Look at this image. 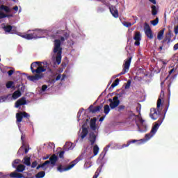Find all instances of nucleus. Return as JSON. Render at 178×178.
I'll list each match as a JSON object with an SVG mask.
<instances>
[{
    "mask_svg": "<svg viewBox=\"0 0 178 178\" xmlns=\"http://www.w3.org/2000/svg\"><path fill=\"white\" fill-rule=\"evenodd\" d=\"M130 86H131V81L128 80L125 85V90H129V88H130Z\"/></svg>",
    "mask_w": 178,
    "mask_h": 178,
    "instance_id": "obj_40",
    "label": "nucleus"
},
{
    "mask_svg": "<svg viewBox=\"0 0 178 178\" xmlns=\"http://www.w3.org/2000/svg\"><path fill=\"white\" fill-rule=\"evenodd\" d=\"M23 118H25V119H27L28 122H30V114L24 111L16 113L17 123H21L22 120H23Z\"/></svg>",
    "mask_w": 178,
    "mask_h": 178,
    "instance_id": "obj_10",
    "label": "nucleus"
},
{
    "mask_svg": "<svg viewBox=\"0 0 178 178\" xmlns=\"http://www.w3.org/2000/svg\"><path fill=\"white\" fill-rule=\"evenodd\" d=\"M174 33L175 34L178 33V25L177 26H175V28H174Z\"/></svg>",
    "mask_w": 178,
    "mask_h": 178,
    "instance_id": "obj_48",
    "label": "nucleus"
},
{
    "mask_svg": "<svg viewBox=\"0 0 178 178\" xmlns=\"http://www.w3.org/2000/svg\"><path fill=\"white\" fill-rule=\"evenodd\" d=\"M158 14V10H156V6H152V16H156Z\"/></svg>",
    "mask_w": 178,
    "mask_h": 178,
    "instance_id": "obj_32",
    "label": "nucleus"
},
{
    "mask_svg": "<svg viewBox=\"0 0 178 178\" xmlns=\"http://www.w3.org/2000/svg\"><path fill=\"white\" fill-rule=\"evenodd\" d=\"M163 97H165V92L163 90H161L160 97L157 100V108H161V105H162V99H163Z\"/></svg>",
    "mask_w": 178,
    "mask_h": 178,
    "instance_id": "obj_22",
    "label": "nucleus"
},
{
    "mask_svg": "<svg viewBox=\"0 0 178 178\" xmlns=\"http://www.w3.org/2000/svg\"><path fill=\"white\" fill-rule=\"evenodd\" d=\"M122 24L123 26H124V27H131V26H134V24H136V22H134L132 24L131 22H124Z\"/></svg>",
    "mask_w": 178,
    "mask_h": 178,
    "instance_id": "obj_35",
    "label": "nucleus"
},
{
    "mask_svg": "<svg viewBox=\"0 0 178 178\" xmlns=\"http://www.w3.org/2000/svg\"><path fill=\"white\" fill-rule=\"evenodd\" d=\"M47 72H49V73H53V72H52V69H51V68H49V67H48L47 68Z\"/></svg>",
    "mask_w": 178,
    "mask_h": 178,
    "instance_id": "obj_57",
    "label": "nucleus"
},
{
    "mask_svg": "<svg viewBox=\"0 0 178 178\" xmlns=\"http://www.w3.org/2000/svg\"><path fill=\"white\" fill-rule=\"evenodd\" d=\"M30 159H31L30 157H25L24 159V163L25 165H26V166H31V162H30Z\"/></svg>",
    "mask_w": 178,
    "mask_h": 178,
    "instance_id": "obj_33",
    "label": "nucleus"
},
{
    "mask_svg": "<svg viewBox=\"0 0 178 178\" xmlns=\"http://www.w3.org/2000/svg\"><path fill=\"white\" fill-rule=\"evenodd\" d=\"M109 10L113 17H115V19H118V17H119V11H118V9H116L115 6H109Z\"/></svg>",
    "mask_w": 178,
    "mask_h": 178,
    "instance_id": "obj_16",
    "label": "nucleus"
},
{
    "mask_svg": "<svg viewBox=\"0 0 178 178\" xmlns=\"http://www.w3.org/2000/svg\"><path fill=\"white\" fill-rule=\"evenodd\" d=\"M140 122L141 123V124H143L144 123V120L140 119Z\"/></svg>",
    "mask_w": 178,
    "mask_h": 178,
    "instance_id": "obj_62",
    "label": "nucleus"
},
{
    "mask_svg": "<svg viewBox=\"0 0 178 178\" xmlns=\"http://www.w3.org/2000/svg\"><path fill=\"white\" fill-rule=\"evenodd\" d=\"M15 169V173H22L24 172V170H26V165L23 164H19Z\"/></svg>",
    "mask_w": 178,
    "mask_h": 178,
    "instance_id": "obj_23",
    "label": "nucleus"
},
{
    "mask_svg": "<svg viewBox=\"0 0 178 178\" xmlns=\"http://www.w3.org/2000/svg\"><path fill=\"white\" fill-rule=\"evenodd\" d=\"M90 129L95 131L97 130V118H93L92 120H90Z\"/></svg>",
    "mask_w": 178,
    "mask_h": 178,
    "instance_id": "obj_24",
    "label": "nucleus"
},
{
    "mask_svg": "<svg viewBox=\"0 0 178 178\" xmlns=\"http://www.w3.org/2000/svg\"><path fill=\"white\" fill-rule=\"evenodd\" d=\"M153 5H156V0H149Z\"/></svg>",
    "mask_w": 178,
    "mask_h": 178,
    "instance_id": "obj_54",
    "label": "nucleus"
},
{
    "mask_svg": "<svg viewBox=\"0 0 178 178\" xmlns=\"http://www.w3.org/2000/svg\"><path fill=\"white\" fill-rule=\"evenodd\" d=\"M161 124H162L161 120H159L158 122H155V124L152 128L150 133L147 134L145 136L147 141H148V140H149V138H152V137H154V134H155L156 133V131H158V129H159V126H161Z\"/></svg>",
    "mask_w": 178,
    "mask_h": 178,
    "instance_id": "obj_6",
    "label": "nucleus"
},
{
    "mask_svg": "<svg viewBox=\"0 0 178 178\" xmlns=\"http://www.w3.org/2000/svg\"><path fill=\"white\" fill-rule=\"evenodd\" d=\"M47 88H48V86H47V85H42V86L41 91H42V92H44V91H47Z\"/></svg>",
    "mask_w": 178,
    "mask_h": 178,
    "instance_id": "obj_45",
    "label": "nucleus"
},
{
    "mask_svg": "<svg viewBox=\"0 0 178 178\" xmlns=\"http://www.w3.org/2000/svg\"><path fill=\"white\" fill-rule=\"evenodd\" d=\"M82 159H83V157L81 156H79L75 160L72 161L70 163V165L65 168H63L62 165H60L57 168V170H58V172H60V173H62V172H67V170H70V169H72V168H74V165H77V163H79V162H80V161H81Z\"/></svg>",
    "mask_w": 178,
    "mask_h": 178,
    "instance_id": "obj_3",
    "label": "nucleus"
},
{
    "mask_svg": "<svg viewBox=\"0 0 178 178\" xmlns=\"http://www.w3.org/2000/svg\"><path fill=\"white\" fill-rule=\"evenodd\" d=\"M8 99V97L1 96L0 97V102H5Z\"/></svg>",
    "mask_w": 178,
    "mask_h": 178,
    "instance_id": "obj_42",
    "label": "nucleus"
},
{
    "mask_svg": "<svg viewBox=\"0 0 178 178\" xmlns=\"http://www.w3.org/2000/svg\"><path fill=\"white\" fill-rule=\"evenodd\" d=\"M163 84H165V81H163L161 83V87L162 88V86H163Z\"/></svg>",
    "mask_w": 178,
    "mask_h": 178,
    "instance_id": "obj_63",
    "label": "nucleus"
},
{
    "mask_svg": "<svg viewBox=\"0 0 178 178\" xmlns=\"http://www.w3.org/2000/svg\"><path fill=\"white\" fill-rule=\"evenodd\" d=\"M67 38H69V34L67 33H65L64 34V37H61L60 38V40L62 42H63V41H65V40H67Z\"/></svg>",
    "mask_w": 178,
    "mask_h": 178,
    "instance_id": "obj_38",
    "label": "nucleus"
},
{
    "mask_svg": "<svg viewBox=\"0 0 178 178\" xmlns=\"http://www.w3.org/2000/svg\"><path fill=\"white\" fill-rule=\"evenodd\" d=\"M110 147L111 145H108L106 147H104V151L100 154V156H102V158H105V155H106V152H108V148Z\"/></svg>",
    "mask_w": 178,
    "mask_h": 178,
    "instance_id": "obj_28",
    "label": "nucleus"
},
{
    "mask_svg": "<svg viewBox=\"0 0 178 178\" xmlns=\"http://www.w3.org/2000/svg\"><path fill=\"white\" fill-rule=\"evenodd\" d=\"M25 40H33V38H40L37 35V33L34 32L33 33H24V35L22 36Z\"/></svg>",
    "mask_w": 178,
    "mask_h": 178,
    "instance_id": "obj_15",
    "label": "nucleus"
},
{
    "mask_svg": "<svg viewBox=\"0 0 178 178\" xmlns=\"http://www.w3.org/2000/svg\"><path fill=\"white\" fill-rule=\"evenodd\" d=\"M163 65H166V62L161 60Z\"/></svg>",
    "mask_w": 178,
    "mask_h": 178,
    "instance_id": "obj_64",
    "label": "nucleus"
},
{
    "mask_svg": "<svg viewBox=\"0 0 178 178\" xmlns=\"http://www.w3.org/2000/svg\"><path fill=\"white\" fill-rule=\"evenodd\" d=\"M105 119V116H102V118H100V119L99 120V122H104Z\"/></svg>",
    "mask_w": 178,
    "mask_h": 178,
    "instance_id": "obj_56",
    "label": "nucleus"
},
{
    "mask_svg": "<svg viewBox=\"0 0 178 178\" xmlns=\"http://www.w3.org/2000/svg\"><path fill=\"white\" fill-rule=\"evenodd\" d=\"M34 178V177H25L24 175L22 173H17L13 172L10 175H4L3 172H0V178Z\"/></svg>",
    "mask_w": 178,
    "mask_h": 178,
    "instance_id": "obj_7",
    "label": "nucleus"
},
{
    "mask_svg": "<svg viewBox=\"0 0 178 178\" xmlns=\"http://www.w3.org/2000/svg\"><path fill=\"white\" fill-rule=\"evenodd\" d=\"M170 41H172V31L169 30L168 33L165 34L164 39L161 41V44L163 45L170 44Z\"/></svg>",
    "mask_w": 178,
    "mask_h": 178,
    "instance_id": "obj_13",
    "label": "nucleus"
},
{
    "mask_svg": "<svg viewBox=\"0 0 178 178\" xmlns=\"http://www.w3.org/2000/svg\"><path fill=\"white\" fill-rule=\"evenodd\" d=\"M2 10H4L6 13H10L11 10L9 6H5L3 4L0 6V19H5V17H13V14H5Z\"/></svg>",
    "mask_w": 178,
    "mask_h": 178,
    "instance_id": "obj_5",
    "label": "nucleus"
},
{
    "mask_svg": "<svg viewBox=\"0 0 178 178\" xmlns=\"http://www.w3.org/2000/svg\"><path fill=\"white\" fill-rule=\"evenodd\" d=\"M102 104L95 107L94 106L90 105L88 108V111L91 112V113H97V112H99V111L102 109Z\"/></svg>",
    "mask_w": 178,
    "mask_h": 178,
    "instance_id": "obj_14",
    "label": "nucleus"
},
{
    "mask_svg": "<svg viewBox=\"0 0 178 178\" xmlns=\"http://www.w3.org/2000/svg\"><path fill=\"white\" fill-rule=\"evenodd\" d=\"M163 34H165V29H163L158 33L157 38L159 40V41L163 38Z\"/></svg>",
    "mask_w": 178,
    "mask_h": 178,
    "instance_id": "obj_27",
    "label": "nucleus"
},
{
    "mask_svg": "<svg viewBox=\"0 0 178 178\" xmlns=\"http://www.w3.org/2000/svg\"><path fill=\"white\" fill-rule=\"evenodd\" d=\"M62 77L60 74H58L56 77V79H52V82L55 83L56 81H58V80Z\"/></svg>",
    "mask_w": 178,
    "mask_h": 178,
    "instance_id": "obj_44",
    "label": "nucleus"
},
{
    "mask_svg": "<svg viewBox=\"0 0 178 178\" xmlns=\"http://www.w3.org/2000/svg\"><path fill=\"white\" fill-rule=\"evenodd\" d=\"M170 86H172V83H168V92L170 94Z\"/></svg>",
    "mask_w": 178,
    "mask_h": 178,
    "instance_id": "obj_55",
    "label": "nucleus"
},
{
    "mask_svg": "<svg viewBox=\"0 0 178 178\" xmlns=\"http://www.w3.org/2000/svg\"><path fill=\"white\" fill-rule=\"evenodd\" d=\"M59 158L58 157V156H56V154H53L50 158L49 160L44 161V163H43L42 164H40L37 166L36 169L38 170L41 168H45V166H47V165H49V163H51V165H52V166H55V165H56V162H58Z\"/></svg>",
    "mask_w": 178,
    "mask_h": 178,
    "instance_id": "obj_4",
    "label": "nucleus"
},
{
    "mask_svg": "<svg viewBox=\"0 0 178 178\" xmlns=\"http://www.w3.org/2000/svg\"><path fill=\"white\" fill-rule=\"evenodd\" d=\"M13 10H15V12H17L19 10V7L17 6H15V7L13 8Z\"/></svg>",
    "mask_w": 178,
    "mask_h": 178,
    "instance_id": "obj_53",
    "label": "nucleus"
},
{
    "mask_svg": "<svg viewBox=\"0 0 178 178\" xmlns=\"http://www.w3.org/2000/svg\"><path fill=\"white\" fill-rule=\"evenodd\" d=\"M138 141H140V140H136V139L128 140L127 144H123L122 145V148H126V147H129L131 144H134L135 143H138Z\"/></svg>",
    "mask_w": 178,
    "mask_h": 178,
    "instance_id": "obj_25",
    "label": "nucleus"
},
{
    "mask_svg": "<svg viewBox=\"0 0 178 178\" xmlns=\"http://www.w3.org/2000/svg\"><path fill=\"white\" fill-rule=\"evenodd\" d=\"M163 45L165 44H163L159 47V51H162V49H163Z\"/></svg>",
    "mask_w": 178,
    "mask_h": 178,
    "instance_id": "obj_58",
    "label": "nucleus"
},
{
    "mask_svg": "<svg viewBox=\"0 0 178 178\" xmlns=\"http://www.w3.org/2000/svg\"><path fill=\"white\" fill-rule=\"evenodd\" d=\"M119 81H120V80L119 79H116L115 81L111 84V88H115V87L119 86Z\"/></svg>",
    "mask_w": 178,
    "mask_h": 178,
    "instance_id": "obj_34",
    "label": "nucleus"
},
{
    "mask_svg": "<svg viewBox=\"0 0 178 178\" xmlns=\"http://www.w3.org/2000/svg\"><path fill=\"white\" fill-rule=\"evenodd\" d=\"M98 176H99V172H95V175L92 178H98Z\"/></svg>",
    "mask_w": 178,
    "mask_h": 178,
    "instance_id": "obj_51",
    "label": "nucleus"
},
{
    "mask_svg": "<svg viewBox=\"0 0 178 178\" xmlns=\"http://www.w3.org/2000/svg\"><path fill=\"white\" fill-rule=\"evenodd\" d=\"M120 97H122V95L117 94L116 96L113 97V99H108L111 109H115V108H118V106L120 105V100H119V98H120Z\"/></svg>",
    "mask_w": 178,
    "mask_h": 178,
    "instance_id": "obj_8",
    "label": "nucleus"
},
{
    "mask_svg": "<svg viewBox=\"0 0 178 178\" xmlns=\"http://www.w3.org/2000/svg\"><path fill=\"white\" fill-rule=\"evenodd\" d=\"M102 3H104V5H106V6H109V2L104 0L102 1Z\"/></svg>",
    "mask_w": 178,
    "mask_h": 178,
    "instance_id": "obj_52",
    "label": "nucleus"
},
{
    "mask_svg": "<svg viewBox=\"0 0 178 178\" xmlns=\"http://www.w3.org/2000/svg\"><path fill=\"white\" fill-rule=\"evenodd\" d=\"M60 40L56 39L54 40V48L53 52L54 54H57L56 57V62L57 65H60V62H62V47H60Z\"/></svg>",
    "mask_w": 178,
    "mask_h": 178,
    "instance_id": "obj_2",
    "label": "nucleus"
},
{
    "mask_svg": "<svg viewBox=\"0 0 178 178\" xmlns=\"http://www.w3.org/2000/svg\"><path fill=\"white\" fill-rule=\"evenodd\" d=\"M88 140L90 143L91 145H94L95 144V141H97V136L95 135V133L94 132H90L89 134V138Z\"/></svg>",
    "mask_w": 178,
    "mask_h": 178,
    "instance_id": "obj_20",
    "label": "nucleus"
},
{
    "mask_svg": "<svg viewBox=\"0 0 178 178\" xmlns=\"http://www.w3.org/2000/svg\"><path fill=\"white\" fill-rule=\"evenodd\" d=\"M59 158H61V159H63L64 157V155H65V151H61V152H59Z\"/></svg>",
    "mask_w": 178,
    "mask_h": 178,
    "instance_id": "obj_43",
    "label": "nucleus"
},
{
    "mask_svg": "<svg viewBox=\"0 0 178 178\" xmlns=\"http://www.w3.org/2000/svg\"><path fill=\"white\" fill-rule=\"evenodd\" d=\"M65 77H66V74H63L62 75L61 81L65 80Z\"/></svg>",
    "mask_w": 178,
    "mask_h": 178,
    "instance_id": "obj_59",
    "label": "nucleus"
},
{
    "mask_svg": "<svg viewBox=\"0 0 178 178\" xmlns=\"http://www.w3.org/2000/svg\"><path fill=\"white\" fill-rule=\"evenodd\" d=\"M131 59H133V57H129L125 60L123 65L122 71L117 75V77H119V76H122L123 74H126V73L129 72V69H130V64L131 63Z\"/></svg>",
    "mask_w": 178,
    "mask_h": 178,
    "instance_id": "obj_9",
    "label": "nucleus"
},
{
    "mask_svg": "<svg viewBox=\"0 0 178 178\" xmlns=\"http://www.w3.org/2000/svg\"><path fill=\"white\" fill-rule=\"evenodd\" d=\"M26 104H27L26 97H22L15 102V108H19V106H22V105H26Z\"/></svg>",
    "mask_w": 178,
    "mask_h": 178,
    "instance_id": "obj_19",
    "label": "nucleus"
},
{
    "mask_svg": "<svg viewBox=\"0 0 178 178\" xmlns=\"http://www.w3.org/2000/svg\"><path fill=\"white\" fill-rule=\"evenodd\" d=\"M5 33H9L10 34H16V31L13 29L12 25H7L3 27Z\"/></svg>",
    "mask_w": 178,
    "mask_h": 178,
    "instance_id": "obj_18",
    "label": "nucleus"
},
{
    "mask_svg": "<svg viewBox=\"0 0 178 178\" xmlns=\"http://www.w3.org/2000/svg\"><path fill=\"white\" fill-rule=\"evenodd\" d=\"M12 86H13V81H8L6 84V88H12Z\"/></svg>",
    "mask_w": 178,
    "mask_h": 178,
    "instance_id": "obj_41",
    "label": "nucleus"
},
{
    "mask_svg": "<svg viewBox=\"0 0 178 178\" xmlns=\"http://www.w3.org/2000/svg\"><path fill=\"white\" fill-rule=\"evenodd\" d=\"M126 108V106L124 105H120L118 107V112H122V111H124V108Z\"/></svg>",
    "mask_w": 178,
    "mask_h": 178,
    "instance_id": "obj_39",
    "label": "nucleus"
},
{
    "mask_svg": "<svg viewBox=\"0 0 178 178\" xmlns=\"http://www.w3.org/2000/svg\"><path fill=\"white\" fill-rule=\"evenodd\" d=\"M159 108H158L157 107V110L155 108H151L149 117L151 118V119H152V120H156V119L159 118Z\"/></svg>",
    "mask_w": 178,
    "mask_h": 178,
    "instance_id": "obj_12",
    "label": "nucleus"
},
{
    "mask_svg": "<svg viewBox=\"0 0 178 178\" xmlns=\"http://www.w3.org/2000/svg\"><path fill=\"white\" fill-rule=\"evenodd\" d=\"M29 149H30V146H28V147H26L24 149V154H28Z\"/></svg>",
    "mask_w": 178,
    "mask_h": 178,
    "instance_id": "obj_49",
    "label": "nucleus"
},
{
    "mask_svg": "<svg viewBox=\"0 0 178 178\" xmlns=\"http://www.w3.org/2000/svg\"><path fill=\"white\" fill-rule=\"evenodd\" d=\"M134 40H135L134 45L138 47L140 45V41H141V33L138 31L135 33Z\"/></svg>",
    "mask_w": 178,
    "mask_h": 178,
    "instance_id": "obj_17",
    "label": "nucleus"
},
{
    "mask_svg": "<svg viewBox=\"0 0 178 178\" xmlns=\"http://www.w3.org/2000/svg\"><path fill=\"white\" fill-rule=\"evenodd\" d=\"M102 170V165H101L100 167H99L97 170L96 172H97V173H101V171Z\"/></svg>",
    "mask_w": 178,
    "mask_h": 178,
    "instance_id": "obj_50",
    "label": "nucleus"
},
{
    "mask_svg": "<svg viewBox=\"0 0 178 178\" xmlns=\"http://www.w3.org/2000/svg\"><path fill=\"white\" fill-rule=\"evenodd\" d=\"M109 112H111V106L106 104L104 106V113H105V115H108V113H109Z\"/></svg>",
    "mask_w": 178,
    "mask_h": 178,
    "instance_id": "obj_29",
    "label": "nucleus"
},
{
    "mask_svg": "<svg viewBox=\"0 0 178 178\" xmlns=\"http://www.w3.org/2000/svg\"><path fill=\"white\" fill-rule=\"evenodd\" d=\"M45 176V172L44 171H40L38 174H36L35 177L36 178H42Z\"/></svg>",
    "mask_w": 178,
    "mask_h": 178,
    "instance_id": "obj_36",
    "label": "nucleus"
},
{
    "mask_svg": "<svg viewBox=\"0 0 178 178\" xmlns=\"http://www.w3.org/2000/svg\"><path fill=\"white\" fill-rule=\"evenodd\" d=\"M81 129H82V131L81 133V140H84V138L87 137V134H88V129L84 127V125H82Z\"/></svg>",
    "mask_w": 178,
    "mask_h": 178,
    "instance_id": "obj_21",
    "label": "nucleus"
},
{
    "mask_svg": "<svg viewBox=\"0 0 178 178\" xmlns=\"http://www.w3.org/2000/svg\"><path fill=\"white\" fill-rule=\"evenodd\" d=\"M19 97H22V92L20 90H16L13 94V99H17Z\"/></svg>",
    "mask_w": 178,
    "mask_h": 178,
    "instance_id": "obj_26",
    "label": "nucleus"
},
{
    "mask_svg": "<svg viewBox=\"0 0 178 178\" xmlns=\"http://www.w3.org/2000/svg\"><path fill=\"white\" fill-rule=\"evenodd\" d=\"M145 34L149 38V40H152L154 38V35L152 34V30L148 23H145Z\"/></svg>",
    "mask_w": 178,
    "mask_h": 178,
    "instance_id": "obj_11",
    "label": "nucleus"
},
{
    "mask_svg": "<svg viewBox=\"0 0 178 178\" xmlns=\"http://www.w3.org/2000/svg\"><path fill=\"white\" fill-rule=\"evenodd\" d=\"M13 73H15V70H9L8 72V74L9 76H12L13 74Z\"/></svg>",
    "mask_w": 178,
    "mask_h": 178,
    "instance_id": "obj_47",
    "label": "nucleus"
},
{
    "mask_svg": "<svg viewBox=\"0 0 178 178\" xmlns=\"http://www.w3.org/2000/svg\"><path fill=\"white\" fill-rule=\"evenodd\" d=\"M37 165H38V163H37V161H35L32 163L31 164V168H37Z\"/></svg>",
    "mask_w": 178,
    "mask_h": 178,
    "instance_id": "obj_46",
    "label": "nucleus"
},
{
    "mask_svg": "<svg viewBox=\"0 0 178 178\" xmlns=\"http://www.w3.org/2000/svg\"><path fill=\"white\" fill-rule=\"evenodd\" d=\"M150 23L152 26H156L159 23V18L156 17L154 20L150 21Z\"/></svg>",
    "mask_w": 178,
    "mask_h": 178,
    "instance_id": "obj_37",
    "label": "nucleus"
},
{
    "mask_svg": "<svg viewBox=\"0 0 178 178\" xmlns=\"http://www.w3.org/2000/svg\"><path fill=\"white\" fill-rule=\"evenodd\" d=\"M99 152V147H98V145H95L93 146V154H94V156H96V155H98Z\"/></svg>",
    "mask_w": 178,
    "mask_h": 178,
    "instance_id": "obj_30",
    "label": "nucleus"
},
{
    "mask_svg": "<svg viewBox=\"0 0 178 178\" xmlns=\"http://www.w3.org/2000/svg\"><path fill=\"white\" fill-rule=\"evenodd\" d=\"M18 35H19V37H22L23 38V35H24V33H20L19 34H18Z\"/></svg>",
    "mask_w": 178,
    "mask_h": 178,
    "instance_id": "obj_61",
    "label": "nucleus"
},
{
    "mask_svg": "<svg viewBox=\"0 0 178 178\" xmlns=\"http://www.w3.org/2000/svg\"><path fill=\"white\" fill-rule=\"evenodd\" d=\"M48 66V63L47 61L41 62V61H35L31 65V70L33 74L27 76L28 80L30 81H38V80H41L44 77V72H47V68Z\"/></svg>",
    "mask_w": 178,
    "mask_h": 178,
    "instance_id": "obj_1",
    "label": "nucleus"
},
{
    "mask_svg": "<svg viewBox=\"0 0 178 178\" xmlns=\"http://www.w3.org/2000/svg\"><path fill=\"white\" fill-rule=\"evenodd\" d=\"M19 163H20V159H15L12 163V166L14 169H16L17 166H19Z\"/></svg>",
    "mask_w": 178,
    "mask_h": 178,
    "instance_id": "obj_31",
    "label": "nucleus"
},
{
    "mask_svg": "<svg viewBox=\"0 0 178 178\" xmlns=\"http://www.w3.org/2000/svg\"><path fill=\"white\" fill-rule=\"evenodd\" d=\"M173 72H175V68H172V70H170L169 74H172V73H173Z\"/></svg>",
    "mask_w": 178,
    "mask_h": 178,
    "instance_id": "obj_60",
    "label": "nucleus"
}]
</instances>
